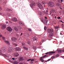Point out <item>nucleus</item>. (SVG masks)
Instances as JSON below:
<instances>
[{
	"label": "nucleus",
	"mask_w": 64,
	"mask_h": 64,
	"mask_svg": "<svg viewBox=\"0 0 64 64\" xmlns=\"http://www.w3.org/2000/svg\"><path fill=\"white\" fill-rule=\"evenodd\" d=\"M59 28V26H56L54 27L55 29H58Z\"/></svg>",
	"instance_id": "nucleus-20"
},
{
	"label": "nucleus",
	"mask_w": 64,
	"mask_h": 64,
	"mask_svg": "<svg viewBox=\"0 0 64 64\" xmlns=\"http://www.w3.org/2000/svg\"><path fill=\"white\" fill-rule=\"evenodd\" d=\"M58 18L60 19V17H58Z\"/></svg>",
	"instance_id": "nucleus-49"
},
{
	"label": "nucleus",
	"mask_w": 64,
	"mask_h": 64,
	"mask_svg": "<svg viewBox=\"0 0 64 64\" xmlns=\"http://www.w3.org/2000/svg\"><path fill=\"white\" fill-rule=\"evenodd\" d=\"M40 20L41 21L43 22V23H44V19L43 18H40Z\"/></svg>",
	"instance_id": "nucleus-17"
},
{
	"label": "nucleus",
	"mask_w": 64,
	"mask_h": 64,
	"mask_svg": "<svg viewBox=\"0 0 64 64\" xmlns=\"http://www.w3.org/2000/svg\"><path fill=\"white\" fill-rule=\"evenodd\" d=\"M18 60L20 61H22L23 60V57H20L18 58Z\"/></svg>",
	"instance_id": "nucleus-14"
},
{
	"label": "nucleus",
	"mask_w": 64,
	"mask_h": 64,
	"mask_svg": "<svg viewBox=\"0 0 64 64\" xmlns=\"http://www.w3.org/2000/svg\"><path fill=\"white\" fill-rule=\"evenodd\" d=\"M37 6L40 9H42V6L40 3H38L37 5Z\"/></svg>",
	"instance_id": "nucleus-3"
},
{
	"label": "nucleus",
	"mask_w": 64,
	"mask_h": 64,
	"mask_svg": "<svg viewBox=\"0 0 64 64\" xmlns=\"http://www.w3.org/2000/svg\"><path fill=\"white\" fill-rule=\"evenodd\" d=\"M4 48V52H5L6 51V48Z\"/></svg>",
	"instance_id": "nucleus-26"
},
{
	"label": "nucleus",
	"mask_w": 64,
	"mask_h": 64,
	"mask_svg": "<svg viewBox=\"0 0 64 64\" xmlns=\"http://www.w3.org/2000/svg\"><path fill=\"white\" fill-rule=\"evenodd\" d=\"M6 10L8 11H12L13 9L12 8L9 9L8 8H6Z\"/></svg>",
	"instance_id": "nucleus-6"
},
{
	"label": "nucleus",
	"mask_w": 64,
	"mask_h": 64,
	"mask_svg": "<svg viewBox=\"0 0 64 64\" xmlns=\"http://www.w3.org/2000/svg\"><path fill=\"white\" fill-rule=\"evenodd\" d=\"M14 55L15 57H18L19 55V54L17 53H15Z\"/></svg>",
	"instance_id": "nucleus-16"
},
{
	"label": "nucleus",
	"mask_w": 64,
	"mask_h": 64,
	"mask_svg": "<svg viewBox=\"0 0 64 64\" xmlns=\"http://www.w3.org/2000/svg\"><path fill=\"white\" fill-rule=\"evenodd\" d=\"M6 28V26L5 25H3L2 26V29H4Z\"/></svg>",
	"instance_id": "nucleus-11"
},
{
	"label": "nucleus",
	"mask_w": 64,
	"mask_h": 64,
	"mask_svg": "<svg viewBox=\"0 0 64 64\" xmlns=\"http://www.w3.org/2000/svg\"><path fill=\"white\" fill-rule=\"evenodd\" d=\"M24 48H25V49H26V48L25 47H24Z\"/></svg>",
	"instance_id": "nucleus-64"
},
{
	"label": "nucleus",
	"mask_w": 64,
	"mask_h": 64,
	"mask_svg": "<svg viewBox=\"0 0 64 64\" xmlns=\"http://www.w3.org/2000/svg\"><path fill=\"white\" fill-rule=\"evenodd\" d=\"M48 22L47 21L46 19H44V24H47V22Z\"/></svg>",
	"instance_id": "nucleus-9"
},
{
	"label": "nucleus",
	"mask_w": 64,
	"mask_h": 64,
	"mask_svg": "<svg viewBox=\"0 0 64 64\" xmlns=\"http://www.w3.org/2000/svg\"><path fill=\"white\" fill-rule=\"evenodd\" d=\"M51 11H52L53 13H54V12H55V10H54L52 9L51 10Z\"/></svg>",
	"instance_id": "nucleus-23"
},
{
	"label": "nucleus",
	"mask_w": 64,
	"mask_h": 64,
	"mask_svg": "<svg viewBox=\"0 0 64 64\" xmlns=\"http://www.w3.org/2000/svg\"><path fill=\"white\" fill-rule=\"evenodd\" d=\"M60 1L62 2L63 1L62 0H59L58 2H60Z\"/></svg>",
	"instance_id": "nucleus-38"
},
{
	"label": "nucleus",
	"mask_w": 64,
	"mask_h": 64,
	"mask_svg": "<svg viewBox=\"0 0 64 64\" xmlns=\"http://www.w3.org/2000/svg\"><path fill=\"white\" fill-rule=\"evenodd\" d=\"M22 35V33L20 34V36H21Z\"/></svg>",
	"instance_id": "nucleus-55"
},
{
	"label": "nucleus",
	"mask_w": 64,
	"mask_h": 64,
	"mask_svg": "<svg viewBox=\"0 0 64 64\" xmlns=\"http://www.w3.org/2000/svg\"><path fill=\"white\" fill-rule=\"evenodd\" d=\"M13 45L15 46H18V44H15V43H14Z\"/></svg>",
	"instance_id": "nucleus-25"
},
{
	"label": "nucleus",
	"mask_w": 64,
	"mask_h": 64,
	"mask_svg": "<svg viewBox=\"0 0 64 64\" xmlns=\"http://www.w3.org/2000/svg\"><path fill=\"white\" fill-rule=\"evenodd\" d=\"M62 52H64V49L62 50Z\"/></svg>",
	"instance_id": "nucleus-52"
},
{
	"label": "nucleus",
	"mask_w": 64,
	"mask_h": 64,
	"mask_svg": "<svg viewBox=\"0 0 64 64\" xmlns=\"http://www.w3.org/2000/svg\"><path fill=\"white\" fill-rule=\"evenodd\" d=\"M2 10V8L0 7V11H1Z\"/></svg>",
	"instance_id": "nucleus-47"
},
{
	"label": "nucleus",
	"mask_w": 64,
	"mask_h": 64,
	"mask_svg": "<svg viewBox=\"0 0 64 64\" xmlns=\"http://www.w3.org/2000/svg\"><path fill=\"white\" fill-rule=\"evenodd\" d=\"M12 21L16 22L17 21V20L16 18H12Z\"/></svg>",
	"instance_id": "nucleus-8"
},
{
	"label": "nucleus",
	"mask_w": 64,
	"mask_h": 64,
	"mask_svg": "<svg viewBox=\"0 0 64 64\" xmlns=\"http://www.w3.org/2000/svg\"><path fill=\"white\" fill-rule=\"evenodd\" d=\"M55 18L56 19V16H55Z\"/></svg>",
	"instance_id": "nucleus-63"
},
{
	"label": "nucleus",
	"mask_w": 64,
	"mask_h": 64,
	"mask_svg": "<svg viewBox=\"0 0 64 64\" xmlns=\"http://www.w3.org/2000/svg\"><path fill=\"white\" fill-rule=\"evenodd\" d=\"M48 10H46V12H48Z\"/></svg>",
	"instance_id": "nucleus-57"
},
{
	"label": "nucleus",
	"mask_w": 64,
	"mask_h": 64,
	"mask_svg": "<svg viewBox=\"0 0 64 64\" xmlns=\"http://www.w3.org/2000/svg\"><path fill=\"white\" fill-rule=\"evenodd\" d=\"M28 30H29V31H31V30L30 29H29Z\"/></svg>",
	"instance_id": "nucleus-44"
},
{
	"label": "nucleus",
	"mask_w": 64,
	"mask_h": 64,
	"mask_svg": "<svg viewBox=\"0 0 64 64\" xmlns=\"http://www.w3.org/2000/svg\"><path fill=\"white\" fill-rule=\"evenodd\" d=\"M0 15L2 14V13H0Z\"/></svg>",
	"instance_id": "nucleus-59"
},
{
	"label": "nucleus",
	"mask_w": 64,
	"mask_h": 64,
	"mask_svg": "<svg viewBox=\"0 0 64 64\" xmlns=\"http://www.w3.org/2000/svg\"><path fill=\"white\" fill-rule=\"evenodd\" d=\"M40 14H42V13L41 12H40Z\"/></svg>",
	"instance_id": "nucleus-48"
},
{
	"label": "nucleus",
	"mask_w": 64,
	"mask_h": 64,
	"mask_svg": "<svg viewBox=\"0 0 64 64\" xmlns=\"http://www.w3.org/2000/svg\"><path fill=\"white\" fill-rule=\"evenodd\" d=\"M12 51V48H10L8 49V52H10Z\"/></svg>",
	"instance_id": "nucleus-13"
},
{
	"label": "nucleus",
	"mask_w": 64,
	"mask_h": 64,
	"mask_svg": "<svg viewBox=\"0 0 64 64\" xmlns=\"http://www.w3.org/2000/svg\"><path fill=\"white\" fill-rule=\"evenodd\" d=\"M51 60V59H48L47 60V62H49V61L50 60Z\"/></svg>",
	"instance_id": "nucleus-41"
},
{
	"label": "nucleus",
	"mask_w": 64,
	"mask_h": 64,
	"mask_svg": "<svg viewBox=\"0 0 64 64\" xmlns=\"http://www.w3.org/2000/svg\"><path fill=\"white\" fill-rule=\"evenodd\" d=\"M2 56H4V57H6V56L5 54H2Z\"/></svg>",
	"instance_id": "nucleus-27"
},
{
	"label": "nucleus",
	"mask_w": 64,
	"mask_h": 64,
	"mask_svg": "<svg viewBox=\"0 0 64 64\" xmlns=\"http://www.w3.org/2000/svg\"><path fill=\"white\" fill-rule=\"evenodd\" d=\"M2 36V35H0V37H1Z\"/></svg>",
	"instance_id": "nucleus-56"
},
{
	"label": "nucleus",
	"mask_w": 64,
	"mask_h": 64,
	"mask_svg": "<svg viewBox=\"0 0 64 64\" xmlns=\"http://www.w3.org/2000/svg\"><path fill=\"white\" fill-rule=\"evenodd\" d=\"M62 28H64V24H62Z\"/></svg>",
	"instance_id": "nucleus-32"
},
{
	"label": "nucleus",
	"mask_w": 64,
	"mask_h": 64,
	"mask_svg": "<svg viewBox=\"0 0 64 64\" xmlns=\"http://www.w3.org/2000/svg\"><path fill=\"white\" fill-rule=\"evenodd\" d=\"M41 62H44V60H41Z\"/></svg>",
	"instance_id": "nucleus-43"
},
{
	"label": "nucleus",
	"mask_w": 64,
	"mask_h": 64,
	"mask_svg": "<svg viewBox=\"0 0 64 64\" xmlns=\"http://www.w3.org/2000/svg\"><path fill=\"white\" fill-rule=\"evenodd\" d=\"M46 55H44V56L42 57H41V58H45V57H46Z\"/></svg>",
	"instance_id": "nucleus-29"
},
{
	"label": "nucleus",
	"mask_w": 64,
	"mask_h": 64,
	"mask_svg": "<svg viewBox=\"0 0 64 64\" xmlns=\"http://www.w3.org/2000/svg\"><path fill=\"white\" fill-rule=\"evenodd\" d=\"M44 30H47L46 27V26L44 27Z\"/></svg>",
	"instance_id": "nucleus-30"
},
{
	"label": "nucleus",
	"mask_w": 64,
	"mask_h": 64,
	"mask_svg": "<svg viewBox=\"0 0 64 64\" xmlns=\"http://www.w3.org/2000/svg\"><path fill=\"white\" fill-rule=\"evenodd\" d=\"M2 52V51L1 50H0V53H1Z\"/></svg>",
	"instance_id": "nucleus-53"
},
{
	"label": "nucleus",
	"mask_w": 64,
	"mask_h": 64,
	"mask_svg": "<svg viewBox=\"0 0 64 64\" xmlns=\"http://www.w3.org/2000/svg\"><path fill=\"white\" fill-rule=\"evenodd\" d=\"M19 28H20V29H22V28L21 27H20V26L19 27Z\"/></svg>",
	"instance_id": "nucleus-51"
},
{
	"label": "nucleus",
	"mask_w": 64,
	"mask_h": 64,
	"mask_svg": "<svg viewBox=\"0 0 64 64\" xmlns=\"http://www.w3.org/2000/svg\"><path fill=\"white\" fill-rule=\"evenodd\" d=\"M51 11H50V14H51Z\"/></svg>",
	"instance_id": "nucleus-60"
},
{
	"label": "nucleus",
	"mask_w": 64,
	"mask_h": 64,
	"mask_svg": "<svg viewBox=\"0 0 64 64\" xmlns=\"http://www.w3.org/2000/svg\"><path fill=\"white\" fill-rule=\"evenodd\" d=\"M11 40L15 42L16 40L17 39L16 38L12 37V38Z\"/></svg>",
	"instance_id": "nucleus-4"
},
{
	"label": "nucleus",
	"mask_w": 64,
	"mask_h": 64,
	"mask_svg": "<svg viewBox=\"0 0 64 64\" xmlns=\"http://www.w3.org/2000/svg\"><path fill=\"white\" fill-rule=\"evenodd\" d=\"M7 30L8 31L10 32L12 30V29L10 27H8L7 28Z\"/></svg>",
	"instance_id": "nucleus-5"
},
{
	"label": "nucleus",
	"mask_w": 64,
	"mask_h": 64,
	"mask_svg": "<svg viewBox=\"0 0 64 64\" xmlns=\"http://www.w3.org/2000/svg\"><path fill=\"white\" fill-rule=\"evenodd\" d=\"M49 5H50V6H49V7L50 6V7H52V3H51V2H49Z\"/></svg>",
	"instance_id": "nucleus-19"
},
{
	"label": "nucleus",
	"mask_w": 64,
	"mask_h": 64,
	"mask_svg": "<svg viewBox=\"0 0 64 64\" xmlns=\"http://www.w3.org/2000/svg\"><path fill=\"white\" fill-rule=\"evenodd\" d=\"M31 60V59H30L28 60L27 61L28 62H29Z\"/></svg>",
	"instance_id": "nucleus-36"
},
{
	"label": "nucleus",
	"mask_w": 64,
	"mask_h": 64,
	"mask_svg": "<svg viewBox=\"0 0 64 64\" xmlns=\"http://www.w3.org/2000/svg\"><path fill=\"white\" fill-rule=\"evenodd\" d=\"M6 23H8V22H6Z\"/></svg>",
	"instance_id": "nucleus-62"
},
{
	"label": "nucleus",
	"mask_w": 64,
	"mask_h": 64,
	"mask_svg": "<svg viewBox=\"0 0 64 64\" xmlns=\"http://www.w3.org/2000/svg\"><path fill=\"white\" fill-rule=\"evenodd\" d=\"M59 56V54H57L56 55V57H58Z\"/></svg>",
	"instance_id": "nucleus-39"
},
{
	"label": "nucleus",
	"mask_w": 64,
	"mask_h": 64,
	"mask_svg": "<svg viewBox=\"0 0 64 64\" xmlns=\"http://www.w3.org/2000/svg\"><path fill=\"white\" fill-rule=\"evenodd\" d=\"M28 44H29V45H30V42L29 41L28 42Z\"/></svg>",
	"instance_id": "nucleus-33"
},
{
	"label": "nucleus",
	"mask_w": 64,
	"mask_h": 64,
	"mask_svg": "<svg viewBox=\"0 0 64 64\" xmlns=\"http://www.w3.org/2000/svg\"><path fill=\"white\" fill-rule=\"evenodd\" d=\"M2 39L4 40L5 39V37H2Z\"/></svg>",
	"instance_id": "nucleus-37"
},
{
	"label": "nucleus",
	"mask_w": 64,
	"mask_h": 64,
	"mask_svg": "<svg viewBox=\"0 0 64 64\" xmlns=\"http://www.w3.org/2000/svg\"><path fill=\"white\" fill-rule=\"evenodd\" d=\"M14 30L15 31H18V29L17 28H14Z\"/></svg>",
	"instance_id": "nucleus-24"
},
{
	"label": "nucleus",
	"mask_w": 64,
	"mask_h": 64,
	"mask_svg": "<svg viewBox=\"0 0 64 64\" xmlns=\"http://www.w3.org/2000/svg\"><path fill=\"white\" fill-rule=\"evenodd\" d=\"M46 55V58H47V57H48V56L47 55Z\"/></svg>",
	"instance_id": "nucleus-46"
},
{
	"label": "nucleus",
	"mask_w": 64,
	"mask_h": 64,
	"mask_svg": "<svg viewBox=\"0 0 64 64\" xmlns=\"http://www.w3.org/2000/svg\"><path fill=\"white\" fill-rule=\"evenodd\" d=\"M12 59L13 60H14L15 59V58H12Z\"/></svg>",
	"instance_id": "nucleus-50"
},
{
	"label": "nucleus",
	"mask_w": 64,
	"mask_h": 64,
	"mask_svg": "<svg viewBox=\"0 0 64 64\" xmlns=\"http://www.w3.org/2000/svg\"><path fill=\"white\" fill-rule=\"evenodd\" d=\"M41 59H40V60L41 61L43 60V59L42 58H41H41H40Z\"/></svg>",
	"instance_id": "nucleus-42"
},
{
	"label": "nucleus",
	"mask_w": 64,
	"mask_h": 64,
	"mask_svg": "<svg viewBox=\"0 0 64 64\" xmlns=\"http://www.w3.org/2000/svg\"><path fill=\"white\" fill-rule=\"evenodd\" d=\"M22 46H24V42L23 43V42H22Z\"/></svg>",
	"instance_id": "nucleus-34"
},
{
	"label": "nucleus",
	"mask_w": 64,
	"mask_h": 64,
	"mask_svg": "<svg viewBox=\"0 0 64 64\" xmlns=\"http://www.w3.org/2000/svg\"><path fill=\"white\" fill-rule=\"evenodd\" d=\"M36 48V47L34 46H33V48L34 49Z\"/></svg>",
	"instance_id": "nucleus-45"
},
{
	"label": "nucleus",
	"mask_w": 64,
	"mask_h": 64,
	"mask_svg": "<svg viewBox=\"0 0 64 64\" xmlns=\"http://www.w3.org/2000/svg\"><path fill=\"white\" fill-rule=\"evenodd\" d=\"M30 6L32 8L34 7L35 5V4L34 2H32V3L30 4Z\"/></svg>",
	"instance_id": "nucleus-2"
},
{
	"label": "nucleus",
	"mask_w": 64,
	"mask_h": 64,
	"mask_svg": "<svg viewBox=\"0 0 64 64\" xmlns=\"http://www.w3.org/2000/svg\"><path fill=\"white\" fill-rule=\"evenodd\" d=\"M15 49L18 51L21 50V48H15Z\"/></svg>",
	"instance_id": "nucleus-12"
},
{
	"label": "nucleus",
	"mask_w": 64,
	"mask_h": 64,
	"mask_svg": "<svg viewBox=\"0 0 64 64\" xmlns=\"http://www.w3.org/2000/svg\"><path fill=\"white\" fill-rule=\"evenodd\" d=\"M46 3L45 2H42V4H46Z\"/></svg>",
	"instance_id": "nucleus-31"
},
{
	"label": "nucleus",
	"mask_w": 64,
	"mask_h": 64,
	"mask_svg": "<svg viewBox=\"0 0 64 64\" xmlns=\"http://www.w3.org/2000/svg\"><path fill=\"white\" fill-rule=\"evenodd\" d=\"M19 64H23L22 63H20Z\"/></svg>",
	"instance_id": "nucleus-54"
},
{
	"label": "nucleus",
	"mask_w": 64,
	"mask_h": 64,
	"mask_svg": "<svg viewBox=\"0 0 64 64\" xmlns=\"http://www.w3.org/2000/svg\"><path fill=\"white\" fill-rule=\"evenodd\" d=\"M45 18L46 19L47 18L46 17H45Z\"/></svg>",
	"instance_id": "nucleus-61"
},
{
	"label": "nucleus",
	"mask_w": 64,
	"mask_h": 64,
	"mask_svg": "<svg viewBox=\"0 0 64 64\" xmlns=\"http://www.w3.org/2000/svg\"><path fill=\"white\" fill-rule=\"evenodd\" d=\"M54 58H55V57L54 56H53L51 57V59H54Z\"/></svg>",
	"instance_id": "nucleus-28"
},
{
	"label": "nucleus",
	"mask_w": 64,
	"mask_h": 64,
	"mask_svg": "<svg viewBox=\"0 0 64 64\" xmlns=\"http://www.w3.org/2000/svg\"><path fill=\"white\" fill-rule=\"evenodd\" d=\"M48 32L49 34H50L49 35V36H52L53 35V34L52 33L53 32V30H52L50 29H48Z\"/></svg>",
	"instance_id": "nucleus-1"
},
{
	"label": "nucleus",
	"mask_w": 64,
	"mask_h": 64,
	"mask_svg": "<svg viewBox=\"0 0 64 64\" xmlns=\"http://www.w3.org/2000/svg\"><path fill=\"white\" fill-rule=\"evenodd\" d=\"M55 53V52H49V53L48 54L50 55H51L52 54H54Z\"/></svg>",
	"instance_id": "nucleus-10"
},
{
	"label": "nucleus",
	"mask_w": 64,
	"mask_h": 64,
	"mask_svg": "<svg viewBox=\"0 0 64 64\" xmlns=\"http://www.w3.org/2000/svg\"><path fill=\"white\" fill-rule=\"evenodd\" d=\"M19 24L22 26H23L24 25V24L22 23V22H19Z\"/></svg>",
	"instance_id": "nucleus-15"
},
{
	"label": "nucleus",
	"mask_w": 64,
	"mask_h": 64,
	"mask_svg": "<svg viewBox=\"0 0 64 64\" xmlns=\"http://www.w3.org/2000/svg\"><path fill=\"white\" fill-rule=\"evenodd\" d=\"M57 51H58V52H60V53H61L62 52V50H57Z\"/></svg>",
	"instance_id": "nucleus-22"
},
{
	"label": "nucleus",
	"mask_w": 64,
	"mask_h": 64,
	"mask_svg": "<svg viewBox=\"0 0 64 64\" xmlns=\"http://www.w3.org/2000/svg\"><path fill=\"white\" fill-rule=\"evenodd\" d=\"M37 39V38L36 37H34L33 38V40L34 41L36 40Z\"/></svg>",
	"instance_id": "nucleus-18"
},
{
	"label": "nucleus",
	"mask_w": 64,
	"mask_h": 64,
	"mask_svg": "<svg viewBox=\"0 0 64 64\" xmlns=\"http://www.w3.org/2000/svg\"><path fill=\"white\" fill-rule=\"evenodd\" d=\"M49 52H47L46 53H45V54H49Z\"/></svg>",
	"instance_id": "nucleus-40"
},
{
	"label": "nucleus",
	"mask_w": 64,
	"mask_h": 64,
	"mask_svg": "<svg viewBox=\"0 0 64 64\" xmlns=\"http://www.w3.org/2000/svg\"><path fill=\"white\" fill-rule=\"evenodd\" d=\"M4 42L7 44L8 45H10V44L8 41L5 40L4 41Z\"/></svg>",
	"instance_id": "nucleus-7"
},
{
	"label": "nucleus",
	"mask_w": 64,
	"mask_h": 64,
	"mask_svg": "<svg viewBox=\"0 0 64 64\" xmlns=\"http://www.w3.org/2000/svg\"><path fill=\"white\" fill-rule=\"evenodd\" d=\"M34 59H31V61L32 62L34 61Z\"/></svg>",
	"instance_id": "nucleus-35"
},
{
	"label": "nucleus",
	"mask_w": 64,
	"mask_h": 64,
	"mask_svg": "<svg viewBox=\"0 0 64 64\" xmlns=\"http://www.w3.org/2000/svg\"><path fill=\"white\" fill-rule=\"evenodd\" d=\"M62 58H63V59H64V56H62Z\"/></svg>",
	"instance_id": "nucleus-58"
},
{
	"label": "nucleus",
	"mask_w": 64,
	"mask_h": 64,
	"mask_svg": "<svg viewBox=\"0 0 64 64\" xmlns=\"http://www.w3.org/2000/svg\"><path fill=\"white\" fill-rule=\"evenodd\" d=\"M14 64H18V62L17 60H15L14 61Z\"/></svg>",
	"instance_id": "nucleus-21"
}]
</instances>
